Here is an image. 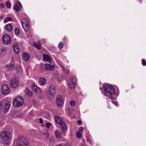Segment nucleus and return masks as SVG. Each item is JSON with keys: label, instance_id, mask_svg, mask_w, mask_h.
Segmentation results:
<instances>
[{"label": "nucleus", "instance_id": "obj_2", "mask_svg": "<svg viewBox=\"0 0 146 146\" xmlns=\"http://www.w3.org/2000/svg\"><path fill=\"white\" fill-rule=\"evenodd\" d=\"M0 136L2 140L4 141L10 140L12 137V135L10 132L6 130L1 131L0 133Z\"/></svg>", "mask_w": 146, "mask_h": 146}, {"label": "nucleus", "instance_id": "obj_44", "mask_svg": "<svg viewBox=\"0 0 146 146\" xmlns=\"http://www.w3.org/2000/svg\"><path fill=\"white\" fill-rule=\"evenodd\" d=\"M3 17L2 15H0V19L1 20H2L3 19Z\"/></svg>", "mask_w": 146, "mask_h": 146}, {"label": "nucleus", "instance_id": "obj_3", "mask_svg": "<svg viewBox=\"0 0 146 146\" xmlns=\"http://www.w3.org/2000/svg\"><path fill=\"white\" fill-rule=\"evenodd\" d=\"M24 102L23 98L21 96L15 98L13 101V106L15 107L21 106Z\"/></svg>", "mask_w": 146, "mask_h": 146}, {"label": "nucleus", "instance_id": "obj_32", "mask_svg": "<svg viewBox=\"0 0 146 146\" xmlns=\"http://www.w3.org/2000/svg\"><path fill=\"white\" fill-rule=\"evenodd\" d=\"M27 23H28V22L27 20L26 19H23L22 20V21L21 22V24H22H22H26Z\"/></svg>", "mask_w": 146, "mask_h": 146}, {"label": "nucleus", "instance_id": "obj_43", "mask_svg": "<svg viewBox=\"0 0 146 146\" xmlns=\"http://www.w3.org/2000/svg\"><path fill=\"white\" fill-rule=\"evenodd\" d=\"M0 146H5V144L2 143H0Z\"/></svg>", "mask_w": 146, "mask_h": 146}, {"label": "nucleus", "instance_id": "obj_45", "mask_svg": "<svg viewBox=\"0 0 146 146\" xmlns=\"http://www.w3.org/2000/svg\"><path fill=\"white\" fill-rule=\"evenodd\" d=\"M44 66V65H41L40 66V68H42Z\"/></svg>", "mask_w": 146, "mask_h": 146}, {"label": "nucleus", "instance_id": "obj_49", "mask_svg": "<svg viewBox=\"0 0 146 146\" xmlns=\"http://www.w3.org/2000/svg\"><path fill=\"white\" fill-rule=\"evenodd\" d=\"M117 103L116 102H115V103L114 104H115V105H116V104Z\"/></svg>", "mask_w": 146, "mask_h": 146}, {"label": "nucleus", "instance_id": "obj_17", "mask_svg": "<svg viewBox=\"0 0 146 146\" xmlns=\"http://www.w3.org/2000/svg\"><path fill=\"white\" fill-rule=\"evenodd\" d=\"M13 49L14 52L16 54H18L19 52V49L18 46V44L17 43H15L13 45Z\"/></svg>", "mask_w": 146, "mask_h": 146}, {"label": "nucleus", "instance_id": "obj_42", "mask_svg": "<svg viewBox=\"0 0 146 146\" xmlns=\"http://www.w3.org/2000/svg\"><path fill=\"white\" fill-rule=\"evenodd\" d=\"M87 141L88 142H89L90 143H91V140H90V139L89 138H87Z\"/></svg>", "mask_w": 146, "mask_h": 146}, {"label": "nucleus", "instance_id": "obj_29", "mask_svg": "<svg viewBox=\"0 0 146 146\" xmlns=\"http://www.w3.org/2000/svg\"><path fill=\"white\" fill-rule=\"evenodd\" d=\"M77 137L78 138H80L82 137V134L79 131H78L76 133Z\"/></svg>", "mask_w": 146, "mask_h": 146}, {"label": "nucleus", "instance_id": "obj_7", "mask_svg": "<svg viewBox=\"0 0 146 146\" xmlns=\"http://www.w3.org/2000/svg\"><path fill=\"white\" fill-rule=\"evenodd\" d=\"M19 82L18 79L16 77H13L11 79L10 83V86L12 88H16L18 85Z\"/></svg>", "mask_w": 146, "mask_h": 146}, {"label": "nucleus", "instance_id": "obj_20", "mask_svg": "<svg viewBox=\"0 0 146 146\" xmlns=\"http://www.w3.org/2000/svg\"><path fill=\"white\" fill-rule=\"evenodd\" d=\"M10 106V104L9 102H8L4 106L5 110L3 111L4 112H7L9 110Z\"/></svg>", "mask_w": 146, "mask_h": 146}, {"label": "nucleus", "instance_id": "obj_14", "mask_svg": "<svg viewBox=\"0 0 146 146\" xmlns=\"http://www.w3.org/2000/svg\"><path fill=\"white\" fill-rule=\"evenodd\" d=\"M31 87L33 90L36 93H40L41 90L40 88L36 86L34 84L31 85Z\"/></svg>", "mask_w": 146, "mask_h": 146}, {"label": "nucleus", "instance_id": "obj_22", "mask_svg": "<svg viewBox=\"0 0 146 146\" xmlns=\"http://www.w3.org/2000/svg\"><path fill=\"white\" fill-rule=\"evenodd\" d=\"M5 30L11 31L13 30V27L11 24H7L5 27Z\"/></svg>", "mask_w": 146, "mask_h": 146}, {"label": "nucleus", "instance_id": "obj_21", "mask_svg": "<svg viewBox=\"0 0 146 146\" xmlns=\"http://www.w3.org/2000/svg\"><path fill=\"white\" fill-rule=\"evenodd\" d=\"M6 52V49L5 47H3L0 49V54L2 56H3Z\"/></svg>", "mask_w": 146, "mask_h": 146}, {"label": "nucleus", "instance_id": "obj_10", "mask_svg": "<svg viewBox=\"0 0 146 146\" xmlns=\"http://www.w3.org/2000/svg\"><path fill=\"white\" fill-rule=\"evenodd\" d=\"M2 91L3 94L6 95L9 92V88L6 84H3L2 87Z\"/></svg>", "mask_w": 146, "mask_h": 146}, {"label": "nucleus", "instance_id": "obj_46", "mask_svg": "<svg viewBox=\"0 0 146 146\" xmlns=\"http://www.w3.org/2000/svg\"><path fill=\"white\" fill-rule=\"evenodd\" d=\"M65 146H70L68 143H66L65 145Z\"/></svg>", "mask_w": 146, "mask_h": 146}, {"label": "nucleus", "instance_id": "obj_8", "mask_svg": "<svg viewBox=\"0 0 146 146\" xmlns=\"http://www.w3.org/2000/svg\"><path fill=\"white\" fill-rule=\"evenodd\" d=\"M2 40L3 43L5 44H9L11 42L10 36L7 34L3 36Z\"/></svg>", "mask_w": 146, "mask_h": 146}, {"label": "nucleus", "instance_id": "obj_33", "mask_svg": "<svg viewBox=\"0 0 146 146\" xmlns=\"http://www.w3.org/2000/svg\"><path fill=\"white\" fill-rule=\"evenodd\" d=\"M6 5L8 8H10L11 7V3L10 2H7L6 3Z\"/></svg>", "mask_w": 146, "mask_h": 146}, {"label": "nucleus", "instance_id": "obj_16", "mask_svg": "<svg viewBox=\"0 0 146 146\" xmlns=\"http://www.w3.org/2000/svg\"><path fill=\"white\" fill-rule=\"evenodd\" d=\"M43 60L45 62H48L50 63L51 62V58L50 56L47 55H45V54H43Z\"/></svg>", "mask_w": 146, "mask_h": 146}, {"label": "nucleus", "instance_id": "obj_36", "mask_svg": "<svg viewBox=\"0 0 146 146\" xmlns=\"http://www.w3.org/2000/svg\"><path fill=\"white\" fill-rule=\"evenodd\" d=\"M50 125L51 124L49 123H46L45 125L46 127L48 128H49L50 127Z\"/></svg>", "mask_w": 146, "mask_h": 146}, {"label": "nucleus", "instance_id": "obj_26", "mask_svg": "<svg viewBox=\"0 0 146 146\" xmlns=\"http://www.w3.org/2000/svg\"><path fill=\"white\" fill-rule=\"evenodd\" d=\"M12 18L10 17H7L4 19V23H6L9 21H12Z\"/></svg>", "mask_w": 146, "mask_h": 146}, {"label": "nucleus", "instance_id": "obj_50", "mask_svg": "<svg viewBox=\"0 0 146 146\" xmlns=\"http://www.w3.org/2000/svg\"><path fill=\"white\" fill-rule=\"evenodd\" d=\"M1 108V106L0 105V109Z\"/></svg>", "mask_w": 146, "mask_h": 146}, {"label": "nucleus", "instance_id": "obj_28", "mask_svg": "<svg viewBox=\"0 0 146 146\" xmlns=\"http://www.w3.org/2000/svg\"><path fill=\"white\" fill-rule=\"evenodd\" d=\"M41 133L42 135H45L46 136V137H47L48 136V133L47 130L46 129H43V130Z\"/></svg>", "mask_w": 146, "mask_h": 146}, {"label": "nucleus", "instance_id": "obj_11", "mask_svg": "<svg viewBox=\"0 0 146 146\" xmlns=\"http://www.w3.org/2000/svg\"><path fill=\"white\" fill-rule=\"evenodd\" d=\"M22 7V6L21 3L18 1L16 3L14 9L16 12H18L21 10Z\"/></svg>", "mask_w": 146, "mask_h": 146}, {"label": "nucleus", "instance_id": "obj_48", "mask_svg": "<svg viewBox=\"0 0 146 146\" xmlns=\"http://www.w3.org/2000/svg\"><path fill=\"white\" fill-rule=\"evenodd\" d=\"M18 68H17V69H16V70H17V71H18V72H19V70H18Z\"/></svg>", "mask_w": 146, "mask_h": 146}, {"label": "nucleus", "instance_id": "obj_24", "mask_svg": "<svg viewBox=\"0 0 146 146\" xmlns=\"http://www.w3.org/2000/svg\"><path fill=\"white\" fill-rule=\"evenodd\" d=\"M34 46L38 49L41 48V44L39 42H36L34 44Z\"/></svg>", "mask_w": 146, "mask_h": 146}, {"label": "nucleus", "instance_id": "obj_51", "mask_svg": "<svg viewBox=\"0 0 146 146\" xmlns=\"http://www.w3.org/2000/svg\"><path fill=\"white\" fill-rule=\"evenodd\" d=\"M0 105L1 106V104H0Z\"/></svg>", "mask_w": 146, "mask_h": 146}, {"label": "nucleus", "instance_id": "obj_31", "mask_svg": "<svg viewBox=\"0 0 146 146\" xmlns=\"http://www.w3.org/2000/svg\"><path fill=\"white\" fill-rule=\"evenodd\" d=\"M64 46V44L62 42L59 43L58 45V47L59 49H61Z\"/></svg>", "mask_w": 146, "mask_h": 146}, {"label": "nucleus", "instance_id": "obj_19", "mask_svg": "<svg viewBox=\"0 0 146 146\" xmlns=\"http://www.w3.org/2000/svg\"><path fill=\"white\" fill-rule=\"evenodd\" d=\"M55 134L56 137L58 139H60L62 137V135L61 132L56 130L55 131Z\"/></svg>", "mask_w": 146, "mask_h": 146}, {"label": "nucleus", "instance_id": "obj_13", "mask_svg": "<svg viewBox=\"0 0 146 146\" xmlns=\"http://www.w3.org/2000/svg\"><path fill=\"white\" fill-rule=\"evenodd\" d=\"M30 56L28 53L27 52H24L22 54V58L25 61H28L30 59Z\"/></svg>", "mask_w": 146, "mask_h": 146}, {"label": "nucleus", "instance_id": "obj_15", "mask_svg": "<svg viewBox=\"0 0 146 146\" xmlns=\"http://www.w3.org/2000/svg\"><path fill=\"white\" fill-rule=\"evenodd\" d=\"M45 69V70L52 71L54 70V66H51L49 64H46L44 65Z\"/></svg>", "mask_w": 146, "mask_h": 146}, {"label": "nucleus", "instance_id": "obj_30", "mask_svg": "<svg viewBox=\"0 0 146 146\" xmlns=\"http://www.w3.org/2000/svg\"><path fill=\"white\" fill-rule=\"evenodd\" d=\"M15 33L16 35H18L20 33V31L18 28H16L15 29Z\"/></svg>", "mask_w": 146, "mask_h": 146}, {"label": "nucleus", "instance_id": "obj_9", "mask_svg": "<svg viewBox=\"0 0 146 146\" xmlns=\"http://www.w3.org/2000/svg\"><path fill=\"white\" fill-rule=\"evenodd\" d=\"M56 103L58 107H60L62 106L63 104V101L62 98L61 96L58 95L57 96Z\"/></svg>", "mask_w": 146, "mask_h": 146}, {"label": "nucleus", "instance_id": "obj_18", "mask_svg": "<svg viewBox=\"0 0 146 146\" xmlns=\"http://www.w3.org/2000/svg\"><path fill=\"white\" fill-rule=\"evenodd\" d=\"M39 83L42 85H44L46 83V81L44 78H41L38 79Z\"/></svg>", "mask_w": 146, "mask_h": 146}, {"label": "nucleus", "instance_id": "obj_5", "mask_svg": "<svg viewBox=\"0 0 146 146\" xmlns=\"http://www.w3.org/2000/svg\"><path fill=\"white\" fill-rule=\"evenodd\" d=\"M55 120L56 122L60 125L62 128V131H65L66 129V127L65 123L62 121V119L58 116L56 115L55 116Z\"/></svg>", "mask_w": 146, "mask_h": 146}, {"label": "nucleus", "instance_id": "obj_41", "mask_svg": "<svg viewBox=\"0 0 146 146\" xmlns=\"http://www.w3.org/2000/svg\"><path fill=\"white\" fill-rule=\"evenodd\" d=\"M39 120L40 123H43V121L42 119V118H39Z\"/></svg>", "mask_w": 146, "mask_h": 146}, {"label": "nucleus", "instance_id": "obj_47", "mask_svg": "<svg viewBox=\"0 0 146 146\" xmlns=\"http://www.w3.org/2000/svg\"><path fill=\"white\" fill-rule=\"evenodd\" d=\"M53 139H52L51 138H50V141L51 142L52 141H53Z\"/></svg>", "mask_w": 146, "mask_h": 146}, {"label": "nucleus", "instance_id": "obj_34", "mask_svg": "<svg viewBox=\"0 0 146 146\" xmlns=\"http://www.w3.org/2000/svg\"><path fill=\"white\" fill-rule=\"evenodd\" d=\"M70 104L71 106H74L75 105V102L74 100L71 101L70 102Z\"/></svg>", "mask_w": 146, "mask_h": 146}, {"label": "nucleus", "instance_id": "obj_35", "mask_svg": "<svg viewBox=\"0 0 146 146\" xmlns=\"http://www.w3.org/2000/svg\"><path fill=\"white\" fill-rule=\"evenodd\" d=\"M142 64L143 66H146V62L144 59H143L142 60Z\"/></svg>", "mask_w": 146, "mask_h": 146}, {"label": "nucleus", "instance_id": "obj_40", "mask_svg": "<svg viewBox=\"0 0 146 146\" xmlns=\"http://www.w3.org/2000/svg\"><path fill=\"white\" fill-rule=\"evenodd\" d=\"M79 130L81 131H83V128L82 127H80L79 128Z\"/></svg>", "mask_w": 146, "mask_h": 146}, {"label": "nucleus", "instance_id": "obj_4", "mask_svg": "<svg viewBox=\"0 0 146 146\" xmlns=\"http://www.w3.org/2000/svg\"><path fill=\"white\" fill-rule=\"evenodd\" d=\"M19 146H29V144L27 139L24 137L19 138L17 141Z\"/></svg>", "mask_w": 146, "mask_h": 146}, {"label": "nucleus", "instance_id": "obj_25", "mask_svg": "<svg viewBox=\"0 0 146 146\" xmlns=\"http://www.w3.org/2000/svg\"><path fill=\"white\" fill-rule=\"evenodd\" d=\"M7 66V68L11 70H13L14 67V64H11L9 65H8Z\"/></svg>", "mask_w": 146, "mask_h": 146}, {"label": "nucleus", "instance_id": "obj_27", "mask_svg": "<svg viewBox=\"0 0 146 146\" xmlns=\"http://www.w3.org/2000/svg\"><path fill=\"white\" fill-rule=\"evenodd\" d=\"M24 92L26 94L28 95L29 96H30L31 95V92L27 88H26Z\"/></svg>", "mask_w": 146, "mask_h": 146}, {"label": "nucleus", "instance_id": "obj_1", "mask_svg": "<svg viewBox=\"0 0 146 146\" xmlns=\"http://www.w3.org/2000/svg\"><path fill=\"white\" fill-rule=\"evenodd\" d=\"M103 85L104 90V95L111 99H113L114 98L113 95H114L115 93L114 87L108 84H104Z\"/></svg>", "mask_w": 146, "mask_h": 146}, {"label": "nucleus", "instance_id": "obj_38", "mask_svg": "<svg viewBox=\"0 0 146 146\" xmlns=\"http://www.w3.org/2000/svg\"><path fill=\"white\" fill-rule=\"evenodd\" d=\"M64 71L67 74H69L70 72V70L68 69L64 70Z\"/></svg>", "mask_w": 146, "mask_h": 146}, {"label": "nucleus", "instance_id": "obj_12", "mask_svg": "<svg viewBox=\"0 0 146 146\" xmlns=\"http://www.w3.org/2000/svg\"><path fill=\"white\" fill-rule=\"evenodd\" d=\"M56 92V89L55 86L52 85H51L49 87V93L50 94L53 96Z\"/></svg>", "mask_w": 146, "mask_h": 146}, {"label": "nucleus", "instance_id": "obj_23", "mask_svg": "<svg viewBox=\"0 0 146 146\" xmlns=\"http://www.w3.org/2000/svg\"><path fill=\"white\" fill-rule=\"evenodd\" d=\"M22 26L25 31H27L29 28V23L26 24H22Z\"/></svg>", "mask_w": 146, "mask_h": 146}, {"label": "nucleus", "instance_id": "obj_39", "mask_svg": "<svg viewBox=\"0 0 146 146\" xmlns=\"http://www.w3.org/2000/svg\"><path fill=\"white\" fill-rule=\"evenodd\" d=\"M77 123L78 125H80L82 124V122L80 120H78L77 121Z\"/></svg>", "mask_w": 146, "mask_h": 146}, {"label": "nucleus", "instance_id": "obj_37", "mask_svg": "<svg viewBox=\"0 0 146 146\" xmlns=\"http://www.w3.org/2000/svg\"><path fill=\"white\" fill-rule=\"evenodd\" d=\"M5 6V4L3 3H1L0 4V8H4V7Z\"/></svg>", "mask_w": 146, "mask_h": 146}, {"label": "nucleus", "instance_id": "obj_6", "mask_svg": "<svg viewBox=\"0 0 146 146\" xmlns=\"http://www.w3.org/2000/svg\"><path fill=\"white\" fill-rule=\"evenodd\" d=\"M77 83V79L76 77L72 76L69 80L68 84L69 87L70 88H73L75 87Z\"/></svg>", "mask_w": 146, "mask_h": 146}]
</instances>
